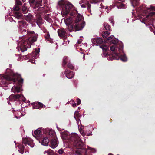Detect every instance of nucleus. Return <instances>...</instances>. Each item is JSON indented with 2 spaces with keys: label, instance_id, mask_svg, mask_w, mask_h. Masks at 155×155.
I'll list each match as a JSON object with an SVG mask.
<instances>
[{
  "label": "nucleus",
  "instance_id": "1",
  "mask_svg": "<svg viewBox=\"0 0 155 155\" xmlns=\"http://www.w3.org/2000/svg\"><path fill=\"white\" fill-rule=\"evenodd\" d=\"M136 10L139 19L142 23H150L155 17V7L152 5L146 8L143 5L136 8Z\"/></svg>",
  "mask_w": 155,
  "mask_h": 155
},
{
  "label": "nucleus",
  "instance_id": "2",
  "mask_svg": "<svg viewBox=\"0 0 155 155\" xmlns=\"http://www.w3.org/2000/svg\"><path fill=\"white\" fill-rule=\"evenodd\" d=\"M38 36V35L35 34L33 31L28 32L26 36L20 37L17 48L18 50L20 48L22 52L26 51L27 48H31L32 43L37 41Z\"/></svg>",
  "mask_w": 155,
  "mask_h": 155
},
{
  "label": "nucleus",
  "instance_id": "3",
  "mask_svg": "<svg viewBox=\"0 0 155 155\" xmlns=\"http://www.w3.org/2000/svg\"><path fill=\"white\" fill-rule=\"evenodd\" d=\"M6 81H12L15 84L17 81L19 85H17L16 86L14 85L13 86L11 89L12 92L19 93L21 92V91L22 90L21 87V84L23 83V79L21 78V76L20 74L15 73L13 71H11V74L9 75L4 76L3 79L1 80L0 82L2 84L6 85L7 84Z\"/></svg>",
  "mask_w": 155,
  "mask_h": 155
},
{
  "label": "nucleus",
  "instance_id": "4",
  "mask_svg": "<svg viewBox=\"0 0 155 155\" xmlns=\"http://www.w3.org/2000/svg\"><path fill=\"white\" fill-rule=\"evenodd\" d=\"M63 139L68 140L77 149H81L84 145L81 139L76 133H71L70 134L68 132H66L62 135Z\"/></svg>",
  "mask_w": 155,
  "mask_h": 155
},
{
  "label": "nucleus",
  "instance_id": "5",
  "mask_svg": "<svg viewBox=\"0 0 155 155\" xmlns=\"http://www.w3.org/2000/svg\"><path fill=\"white\" fill-rule=\"evenodd\" d=\"M58 5L62 8L61 14L63 16L68 14L73 7L72 4L69 2H65L63 0L59 1Z\"/></svg>",
  "mask_w": 155,
  "mask_h": 155
},
{
  "label": "nucleus",
  "instance_id": "6",
  "mask_svg": "<svg viewBox=\"0 0 155 155\" xmlns=\"http://www.w3.org/2000/svg\"><path fill=\"white\" fill-rule=\"evenodd\" d=\"M84 18L80 14H77L74 24L75 31L82 30L85 25V23L83 21Z\"/></svg>",
  "mask_w": 155,
  "mask_h": 155
},
{
  "label": "nucleus",
  "instance_id": "7",
  "mask_svg": "<svg viewBox=\"0 0 155 155\" xmlns=\"http://www.w3.org/2000/svg\"><path fill=\"white\" fill-rule=\"evenodd\" d=\"M15 5L14 7L13 14L12 15L18 19L22 18L23 15L19 12L20 8L18 6L21 5L22 3L19 0H15Z\"/></svg>",
  "mask_w": 155,
  "mask_h": 155
},
{
  "label": "nucleus",
  "instance_id": "8",
  "mask_svg": "<svg viewBox=\"0 0 155 155\" xmlns=\"http://www.w3.org/2000/svg\"><path fill=\"white\" fill-rule=\"evenodd\" d=\"M64 21L70 31H75V29L74 26V25H71V23L73 22V18L71 17L64 18Z\"/></svg>",
  "mask_w": 155,
  "mask_h": 155
},
{
  "label": "nucleus",
  "instance_id": "9",
  "mask_svg": "<svg viewBox=\"0 0 155 155\" xmlns=\"http://www.w3.org/2000/svg\"><path fill=\"white\" fill-rule=\"evenodd\" d=\"M40 52V48H35V49L34 51L33 52V54H34V56H32L31 55H26V57L29 58V59H30L29 61L31 62L35 63V59L36 58V56H38Z\"/></svg>",
  "mask_w": 155,
  "mask_h": 155
},
{
  "label": "nucleus",
  "instance_id": "10",
  "mask_svg": "<svg viewBox=\"0 0 155 155\" xmlns=\"http://www.w3.org/2000/svg\"><path fill=\"white\" fill-rule=\"evenodd\" d=\"M120 46H122V45H120L119 47L118 48H116L115 46H110V49L111 51H112L113 53L112 55V57L113 59H117L116 57L119 56V51H118V48H119Z\"/></svg>",
  "mask_w": 155,
  "mask_h": 155
},
{
  "label": "nucleus",
  "instance_id": "11",
  "mask_svg": "<svg viewBox=\"0 0 155 155\" xmlns=\"http://www.w3.org/2000/svg\"><path fill=\"white\" fill-rule=\"evenodd\" d=\"M22 142L25 146L28 145L30 146L31 147H33L34 146V143L33 140L28 137L23 138L22 139Z\"/></svg>",
  "mask_w": 155,
  "mask_h": 155
},
{
  "label": "nucleus",
  "instance_id": "12",
  "mask_svg": "<svg viewBox=\"0 0 155 155\" xmlns=\"http://www.w3.org/2000/svg\"><path fill=\"white\" fill-rule=\"evenodd\" d=\"M123 47L122 46H120V48H118L119 56H116V57L117 58V59H116L117 60L118 59L120 58L122 61L124 62L127 61V58L125 54H124L123 55H122V54H121V52L123 51Z\"/></svg>",
  "mask_w": 155,
  "mask_h": 155
},
{
  "label": "nucleus",
  "instance_id": "13",
  "mask_svg": "<svg viewBox=\"0 0 155 155\" xmlns=\"http://www.w3.org/2000/svg\"><path fill=\"white\" fill-rule=\"evenodd\" d=\"M67 31V30L64 28L58 29V33L59 36L61 38H66Z\"/></svg>",
  "mask_w": 155,
  "mask_h": 155
},
{
  "label": "nucleus",
  "instance_id": "14",
  "mask_svg": "<svg viewBox=\"0 0 155 155\" xmlns=\"http://www.w3.org/2000/svg\"><path fill=\"white\" fill-rule=\"evenodd\" d=\"M118 39L115 38L113 35L110 36L106 39L107 42H110L114 44H117L118 42Z\"/></svg>",
  "mask_w": 155,
  "mask_h": 155
},
{
  "label": "nucleus",
  "instance_id": "15",
  "mask_svg": "<svg viewBox=\"0 0 155 155\" xmlns=\"http://www.w3.org/2000/svg\"><path fill=\"white\" fill-rule=\"evenodd\" d=\"M22 94H17L16 95L12 94L9 97L10 100L12 101H14L17 99L21 98Z\"/></svg>",
  "mask_w": 155,
  "mask_h": 155
},
{
  "label": "nucleus",
  "instance_id": "16",
  "mask_svg": "<svg viewBox=\"0 0 155 155\" xmlns=\"http://www.w3.org/2000/svg\"><path fill=\"white\" fill-rule=\"evenodd\" d=\"M91 41L92 43L97 45H98L99 44H101L103 42V40L99 38H93Z\"/></svg>",
  "mask_w": 155,
  "mask_h": 155
},
{
  "label": "nucleus",
  "instance_id": "17",
  "mask_svg": "<svg viewBox=\"0 0 155 155\" xmlns=\"http://www.w3.org/2000/svg\"><path fill=\"white\" fill-rule=\"evenodd\" d=\"M40 130L41 129L38 128L35 130L34 133H32L33 136L36 138L40 137L42 134V132Z\"/></svg>",
  "mask_w": 155,
  "mask_h": 155
},
{
  "label": "nucleus",
  "instance_id": "18",
  "mask_svg": "<svg viewBox=\"0 0 155 155\" xmlns=\"http://www.w3.org/2000/svg\"><path fill=\"white\" fill-rule=\"evenodd\" d=\"M58 142L56 138L52 139L50 144V146L52 148H55L58 145Z\"/></svg>",
  "mask_w": 155,
  "mask_h": 155
},
{
  "label": "nucleus",
  "instance_id": "19",
  "mask_svg": "<svg viewBox=\"0 0 155 155\" xmlns=\"http://www.w3.org/2000/svg\"><path fill=\"white\" fill-rule=\"evenodd\" d=\"M65 74L66 77L70 79L73 78L74 75V74L73 72L67 69L65 70Z\"/></svg>",
  "mask_w": 155,
  "mask_h": 155
},
{
  "label": "nucleus",
  "instance_id": "20",
  "mask_svg": "<svg viewBox=\"0 0 155 155\" xmlns=\"http://www.w3.org/2000/svg\"><path fill=\"white\" fill-rule=\"evenodd\" d=\"M42 0H30L29 2L30 3H33L34 2L36 3L35 7H38L39 6H41L42 5L41 3L42 2Z\"/></svg>",
  "mask_w": 155,
  "mask_h": 155
},
{
  "label": "nucleus",
  "instance_id": "21",
  "mask_svg": "<svg viewBox=\"0 0 155 155\" xmlns=\"http://www.w3.org/2000/svg\"><path fill=\"white\" fill-rule=\"evenodd\" d=\"M14 114L15 117L17 119H20L21 117L24 115L25 114H22L21 113V112L20 111H14L13 112Z\"/></svg>",
  "mask_w": 155,
  "mask_h": 155
},
{
  "label": "nucleus",
  "instance_id": "22",
  "mask_svg": "<svg viewBox=\"0 0 155 155\" xmlns=\"http://www.w3.org/2000/svg\"><path fill=\"white\" fill-rule=\"evenodd\" d=\"M32 105L33 109H40L43 107V104L39 102L34 103Z\"/></svg>",
  "mask_w": 155,
  "mask_h": 155
},
{
  "label": "nucleus",
  "instance_id": "23",
  "mask_svg": "<svg viewBox=\"0 0 155 155\" xmlns=\"http://www.w3.org/2000/svg\"><path fill=\"white\" fill-rule=\"evenodd\" d=\"M18 24L19 25V28L20 30L22 29L23 28H25L26 27L25 22L23 20L19 21L18 22Z\"/></svg>",
  "mask_w": 155,
  "mask_h": 155
},
{
  "label": "nucleus",
  "instance_id": "24",
  "mask_svg": "<svg viewBox=\"0 0 155 155\" xmlns=\"http://www.w3.org/2000/svg\"><path fill=\"white\" fill-rule=\"evenodd\" d=\"M86 1L85 2V4H83L81 5V6L82 8H87V9L88 11L90 10L91 5L89 4V1L88 0H86Z\"/></svg>",
  "mask_w": 155,
  "mask_h": 155
},
{
  "label": "nucleus",
  "instance_id": "25",
  "mask_svg": "<svg viewBox=\"0 0 155 155\" xmlns=\"http://www.w3.org/2000/svg\"><path fill=\"white\" fill-rule=\"evenodd\" d=\"M49 143V139L47 137H45L43 139V140L41 141V143L42 145L45 146H47L48 145Z\"/></svg>",
  "mask_w": 155,
  "mask_h": 155
},
{
  "label": "nucleus",
  "instance_id": "26",
  "mask_svg": "<svg viewBox=\"0 0 155 155\" xmlns=\"http://www.w3.org/2000/svg\"><path fill=\"white\" fill-rule=\"evenodd\" d=\"M118 9L125 8H127L126 5L122 3L119 2V3H117L116 5Z\"/></svg>",
  "mask_w": 155,
  "mask_h": 155
},
{
  "label": "nucleus",
  "instance_id": "27",
  "mask_svg": "<svg viewBox=\"0 0 155 155\" xmlns=\"http://www.w3.org/2000/svg\"><path fill=\"white\" fill-rule=\"evenodd\" d=\"M140 0H130L132 6L134 7L139 4Z\"/></svg>",
  "mask_w": 155,
  "mask_h": 155
},
{
  "label": "nucleus",
  "instance_id": "28",
  "mask_svg": "<svg viewBox=\"0 0 155 155\" xmlns=\"http://www.w3.org/2000/svg\"><path fill=\"white\" fill-rule=\"evenodd\" d=\"M18 147L19 149L18 151L20 153L23 154L24 152V147L22 145L20 144L18 146Z\"/></svg>",
  "mask_w": 155,
  "mask_h": 155
},
{
  "label": "nucleus",
  "instance_id": "29",
  "mask_svg": "<svg viewBox=\"0 0 155 155\" xmlns=\"http://www.w3.org/2000/svg\"><path fill=\"white\" fill-rule=\"evenodd\" d=\"M102 56L103 57H107V59L109 60H112V59H113L111 55L109 56V54H108L107 53L105 52H104L102 54Z\"/></svg>",
  "mask_w": 155,
  "mask_h": 155
},
{
  "label": "nucleus",
  "instance_id": "30",
  "mask_svg": "<svg viewBox=\"0 0 155 155\" xmlns=\"http://www.w3.org/2000/svg\"><path fill=\"white\" fill-rule=\"evenodd\" d=\"M48 134L50 137H53L54 138H56L55 132L53 130L51 129L49 130Z\"/></svg>",
  "mask_w": 155,
  "mask_h": 155
},
{
  "label": "nucleus",
  "instance_id": "31",
  "mask_svg": "<svg viewBox=\"0 0 155 155\" xmlns=\"http://www.w3.org/2000/svg\"><path fill=\"white\" fill-rule=\"evenodd\" d=\"M26 3H25L22 8L23 12L24 14L28 12V9L26 6Z\"/></svg>",
  "mask_w": 155,
  "mask_h": 155
},
{
  "label": "nucleus",
  "instance_id": "32",
  "mask_svg": "<svg viewBox=\"0 0 155 155\" xmlns=\"http://www.w3.org/2000/svg\"><path fill=\"white\" fill-rule=\"evenodd\" d=\"M100 48H101L103 51H106L108 48V46L107 45H104V44H102L100 46Z\"/></svg>",
  "mask_w": 155,
  "mask_h": 155
},
{
  "label": "nucleus",
  "instance_id": "33",
  "mask_svg": "<svg viewBox=\"0 0 155 155\" xmlns=\"http://www.w3.org/2000/svg\"><path fill=\"white\" fill-rule=\"evenodd\" d=\"M103 26L104 30H111L110 27L107 23H104L103 24Z\"/></svg>",
  "mask_w": 155,
  "mask_h": 155
},
{
  "label": "nucleus",
  "instance_id": "34",
  "mask_svg": "<svg viewBox=\"0 0 155 155\" xmlns=\"http://www.w3.org/2000/svg\"><path fill=\"white\" fill-rule=\"evenodd\" d=\"M32 15L31 14H28L26 16V19L27 21H30L32 19Z\"/></svg>",
  "mask_w": 155,
  "mask_h": 155
},
{
  "label": "nucleus",
  "instance_id": "35",
  "mask_svg": "<svg viewBox=\"0 0 155 155\" xmlns=\"http://www.w3.org/2000/svg\"><path fill=\"white\" fill-rule=\"evenodd\" d=\"M110 34V33L109 32L107 31H104L103 33L102 34L103 37L104 38H106L108 35Z\"/></svg>",
  "mask_w": 155,
  "mask_h": 155
},
{
  "label": "nucleus",
  "instance_id": "36",
  "mask_svg": "<svg viewBox=\"0 0 155 155\" xmlns=\"http://www.w3.org/2000/svg\"><path fill=\"white\" fill-rule=\"evenodd\" d=\"M37 23L38 25L42 23V18L40 17L38 18L37 21Z\"/></svg>",
  "mask_w": 155,
  "mask_h": 155
},
{
  "label": "nucleus",
  "instance_id": "37",
  "mask_svg": "<svg viewBox=\"0 0 155 155\" xmlns=\"http://www.w3.org/2000/svg\"><path fill=\"white\" fill-rule=\"evenodd\" d=\"M81 115H80L79 113L78 112L76 111L75 112L74 115V117L76 119V120H77V117H81Z\"/></svg>",
  "mask_w": 155,
  "mask_h": 155
},
{
  "label": "nucleus",
  "instance_id": "38",
  "mask_svg": "<svg viewBox=\"0 0 155 155\" xmlns=\"http://www.w3.org/2000/svg\"><path fill=\"white\" fill-rule=\"evenodd\" d=\"M119 1L124 2V0H115L113 2V5L115 6L117 3H119Z\"/></svg>",
  "mask_w": 155,
  "mask_h": 155
},
{
  "label": "nucleus",
  "instance_id": "39",
  "mask_svg": "<svg viewBox=\"0 0 155 155\" xmlns=\"http://www.w3.org/2000/svg\"><path fill=\"white\" fill-rule=\"evenodd\" d=\"M68 60V58L67 57H64L63 58V66L66 64Z\"/></svg>",
  "mask_w": 155,
  "mask_h": 155
},
{
  "label": "nucleus",
  "instance_id": "40",
  "mask_svg": "<svg viewBox=\"0 0 155 155\" xmlns=\"http://www.w3.org/2000/svg\"><path fill=\"white\" fill-rule=\"evenodd\" d=\"M87 148L88 149L91 150L93 153H95L96 152V150L88 146H87Z\"/></svg>",
  "mask_w": 155,
  "mask_h": 155
},
{
  "label": "nucleus",
  "instance_id": "41",
  "mask_svg": "<svg viewBox=\"0 0 155 155\" xmlns=\"http://www.w3.org/2000/svg\"><path fill=\"white\" fill-rule=\"evenodd\" d=\"M66 38H64V42L63 43V44L65 45H67L69 44V41L66 39Z\"/></svg>",
  "mask_w": 155,
  "mask_h": 155
},
{
  "label": "nucleus",
  "instance_id": "42",
  "mask_svg": "<svg viewBox=\"0 0 155 155\" xmlns=\"http://www.w3.org/2000/svg\"><path fill=\"white\" fill-rule=\"evenodd\" d=\"M77 11L76 10L74 11L73 12L70 13V15L71 16H73L75 15L76 13H77Z\"/></svg>",
  "mask_w": 155,
  "mask_h": 155
},
{
  "label": "nucleus",
  "instance_id": "43",
  "mask_svg": "<svg viewBox=\"0 0 155 155\" xmlns=\"http://www.w3.org/2000/svg\"><path fill=\"white\" fill-rule=\"evenodd\" d=\"M45 19L47 20V21L50 22L51 19L49 17L48 15H46L45 17Z\"/></svg>",
  "mask_w": 155,
  "mask_h": 155
},
{
  "label": "nucleus",
  "instance_id": "44",
  "mask_svg": "<svg viewBox=\"0 0 155 155\" xmlns=\"http://www.w3.org/2000/svg\"><path fill=\"white\" fill-rule=\"evenodd\" d=\"M21 99L24 102H25V103L27 102L26 101V99L24 97L22 94V95L21 96Z\"/></svg>",
  "mask_w": 155,
  "mask_h": 155
},
{
  "label": "nucleus",
  "instance_id": "45",
  "mask_svg": "<svg viewBox=\"0 0 155 155\" xmlns=\"http://www.w3.org/2000/svg\"><path fill=\"white\" fill-rule=\"evenodd\" d=\"M58 153L59 154L62 155L64 153V152L62 149H60L58 150Z\"/></svg>",
  "mask_w": 155,
  "mask_h": 155
},
{
  "label": "nucleus",
  "instance_id": "46",
  "mask_svg": "<svg viewBox=\"0 0 155 155\" xmlns=\"http://www.w3.org/2000/svg\"><path fill=\"white\" fill-rule=\"evenodd\" d=\"M68 68L71 69H73L74 68L72 64L70 63H68Z\"/></svg>",
  "mask_w": 155,
  "mask_h": 155
},
{
  "label": "nucleus",
  "instance_id": "47",
  "mask_svg": "<svg viewBox=\"0 0 155 155\" xmlns=\"http://www.w3.org/2000/svg\"><path fill=\"white\" fill-rule=\"evenodd\" d=\"M45 37L46 39H48L50 38V34L48 32L46 35H45Z\"/></svg>",
  "mask_w": 155,
  "mask_h": 155
},
{
  "label": "nucleus",
  "instance_id": "48",
  "mask_svg": "<svg viewBox=\"0 0 155 155\" xmlns=\"http://www.w3.org/2000/svg\"><path fill=\"white\" fill-rule=\"evenodd\" d=\"M100 8H104V9H107V6H103L102 4L101 3L100 5Z\"/></svg>",
  "mask_w": 155,
  "mask_h": 155
},
{
  "label": "nucleus",
  "instance_id": "49",
  "mask_svg": "<svg viewBox=\"0 0 155 155\" xmlns=\"http://www.w3.org/2000/svg\"><path fill=\"white\" fill-rule=\"evenodd\" d=\"M81 153V152L80 150H77L75 152V153L77 155H80Z\"/></svg>",
  "mask_w": 155,
  "mask_h": 155
},
{
  "label": "nucleus",
  "instance_id": "50",
  "mask_svg": "<svg viewBox=\"0 0 155 155\" xmlns=\"http://www.w3.org/2000/svg\"><path fill=\"white\" fill-rule=\"evenodd\" d=\"M77 105H79L81 103V100L79 99H77Z\"/></svg>",
  "mask_w": 155,
  "mask_h": 155
},
{
  "label": "nucleus",
  "instance_id": "51",
  "mask_svg": "<svg viewBox=\"0 0 155 155\" xmlns=\"http://www.w3.org/2000/svg\"><path fill=\"white\" fill-rule=\"evenodd\" d=\"M52 150H48L45 151L44 153H47L48 154H50V153L52 152Z\"/></svg>",
  "mask_w": 155,
  "mask_h": 155
},
{
  "label": "nucleus",
  "instance_id": "52",
  "mask_svg": "<svg viewBox=\"0 0 155 155\" xmlns=\"http://www.w3.org/2000/svg\"><path fill=\"white\" fill-rule=\"evenodd\" d=\"M26 30L25 29H23V30H22V34H25L26 33H25L26 32Z\"/></svg>",
  "mask_w": 155,
  "mask_h": 155
},
{
  "label": "nucleus",
  "instance_id": "53",
  "mask_svg": "<svg viewBox=\"0 0 155 155\" xmlns=\"http://www.w3.org/2000/svg\"><path fill=\"white\" fill-rule=\"evenodd\" d=\"M72 105L73 107H76L77 106V104H76V103H74L72 104Z\"/></svg>",
  "mask_w": 155,
  "mask_h": 155
},
{
  "label": "nucleus",
  "instance_id": "54",
  "mask_svg": "<svg viewBox=\"0 0 155 155\" xmlns=\"http://www.w3.org/2000/svg\"><path fill=\"white\" fill-rule=\"evenodd\" d=\"M9 21H11V22H12L13 21V19H12V18L11 17H10L9 18Z\"/></svg>",
  "mask_w": 155,
  "mask_h": 155
},
{
  "label": "nucleus",
  "instance_id": "55",
  "mask_svg": "<svg viewBox=\"0 0 155 155\" xmlns=\"http://www.w3.org/2000/svg\"><path fill=\"white\" fill-rule=\"evenodd\" d=\"M76 120V121H77V123L78 124V125H79V121H80V120L79 119L78 120H77V119Z\"/></svg>",
  "mask_w": 155,
  "mask_h": 155
},
{
  "label": "nucleus",
  "instance_id": "56",
  "mask_svg": "<svg viewBox=\"0 0 155 155\" xmlns=\"http://www.w3.org/2000/svg\"><path fill=\"white\" fill-rule=\"evenodd\" d=\"M110 21V22H111L113 24H114V23H113V20H111V21Z\"/></svg>",
  "mask_w": 155,
  "mask_h": 155
},
{
  "label": "nucleus",
  "instance_id": "57",
  "mask_svg": "<svg viewBox=\"0 0 155 155\" xmlns=\"http://www.w3.org/2000/svg\"><path fill=\"white\" fill-rule=\"evenodd\" d=\"M153 33H154V34L155 35V29L153 30Z\"/></svg>",
  "mask_w": 155,
  "mask_h": 155
},
{
  "label": "nucleus",
  "instance_id": "58",
  "mask_svg": "<svg viewBox=\"0 0 155 155\" xmlns=\"http://www.w3.org/2000/svg\"><path fill=\"white\" fill-rule=\"evenodd\" d=\"M81 134L82 135H84V133H81Z\"/></svg>",
  "mask_w": 155,
  "mask_h": 155
},
{
  "label": "nucleus",
  "instance_id": "59",
  "mask_svg": "<svg viewBox=\"0 0 155 155\" xmlns=\"http://www.w3.org/2000/svg\"><path fill=\"white\" fill-rule=\"evenodd\" d=\"M90 134H87V136H89L90 135Z\"/></svg>",
  "mask_w": 155,
  "mask_h": 155
},
{
  "label": "nucleus",
  "instance_id": "60",
  "mask_svg": "<svg viewBox=\"0 0 155 155\" xmlns=\"http://www.w3.org/2000/svg\"><path fill=\"white\" fill-rule=\"evenodd\" d=\"M103 1V0H99V2H101V1Z\"/></svg>",
  "mask_w": 155,
  "mask_h": 155
},
{
  "label": "nucleus",
  "instance_id": "61",
  "mask_svg": "<svg viewBox=\"0 0 155 155\" xmlns=\"http://www.w3.org/2000/svg\"><path fill=\"white\" fill-rule=\"evenodd\" d=\"M83 58L84 59V60L85 59V58H84V57Z\"/></svg>",
  "mask_w": 155,
  "mask_h": 155
},
{
  "label": "nucleus",
  "instance_id": "62",
  "mask_svg": "<svg viewBox=\"0 0 155 155\" xmlns=\"http://www.w3.org/2000/svg\"><path fill=\"white\" fill-rule=\"evenodd\" d=\"M109 12V10H107V13Z\"/></svg>",
  "mask_w": 155,
  "mask_h": 155
},
{
  "label": "nucleus",
  "instance_id": "63",
  "mask_svg": "<svg viewBox=\"0 0 155 155\" xmlns=\"http://www.w3.org/2000/svg\"><path fill=\"white\" fill-rule=\"evenodd\" d=\"M8 103L9 104H10V103L9 101L8 102Z\"/></svg>",
  "mask_w": 155,
  "mask_h": 155
},
{
  "label": "nucleus",
  "instance_id": "64",
  "mask_svg": "<svg viewBox=\"0 0 155 155\" xmlns=\"http://www.w3.org/2000/svg\"><path fill=\"white\" fill-rule=\"evenodd\" d=\"M10 70L8 68L7 69V71H8V70Z\"/></svg>",
  "mask_w": 155,
  "mask_h": 155
}]
</instances>
